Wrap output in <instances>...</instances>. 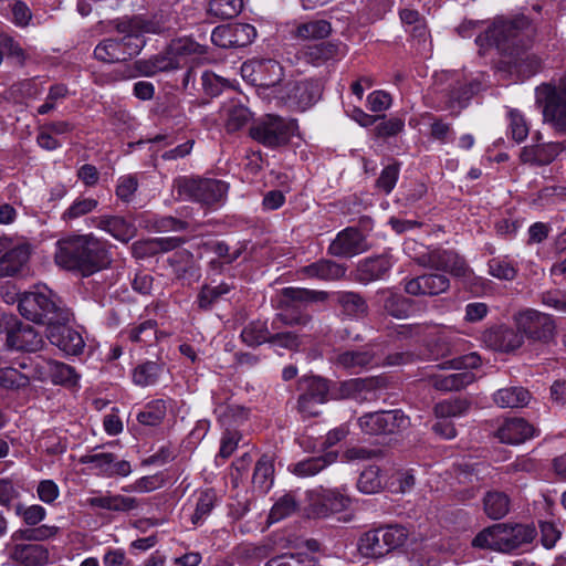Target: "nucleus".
Segmentation results:
<instances>
[{"mask_svg":"<svg viewBox=\"0 0 566 566\" xmlns=\"http://www.w3.org/2000/svg\"><path fill=\"white\" fill-rule=\"evenodd\" d=\"M332 360L337 368L358 374L375 364V353L367 348L344 350L337 353Z\"/></svg>","mask_w":566,"mask_h":566,"instance_id":"5701e85b","label":"nucleus"},{"mask_svg":"<svg viewBox=\"0 0 566 566\" xmlns=\"http://www.w3.org/2000/svg\"><path fill=\"white\" fill-rule=\"evenodd\" d=\"M316 560L308 553H284L270 558L264 566H315Z\"/></svg>","mask_w":566,"mask_h":566,"instance_id":"8fccbe9b","label":"nucleus"},{"mask_svg":"<svg viewBox=\"0 0 566 566\" xmlns=\"http://www.w3.org/2000/svg\"><path fill=\"white\" fill-rule=\"evenodd\" d=\"M157 323L153 319H147L134 327L129 332V338L137 343H147L156 337Z\"/></svg>","mask_w":566,"mask_h":566,"instance_id":"774afa93","label":"nucleus"},{"mask_svg":"<svg viewBox=\"0 0 566 566\" xmlns=\"http://www.w3.org/2000/svg\"><path fill=\"white\" fill-rule=\"evenodd\" d=\"M217 501V495L213 490H206L200 493L195 513L191 516L192 524H198L201 520H203L206 516H208Z\"/></svg>","mask_w":566,"mask_h":566,"instance_id":"680f3d73","label":"nucleus"},{"mask_svg":"<svg viewBox=\"0 0 566 566\" xmlns=\"http://www.w3.org/2000/svg\"><path fill=\"white\" fill-rule=\"evenodd\" d=\"M228 184L213 178H180L177 180V190L180 196L187 197L203 205L218 203L228 192Z\"/></svg>","mask_w":566,"mask_h":566,"instance_id":"9b49d317","label":"nucleus"},{"mask_svg":"<svg viewBox=\"0 0 566 566\" xmlns=\"http://www.w3.org/2000/svg\"><path fill=\"white\" fill-rule=\"evenodd\" d=\"M328 293L325 291H314L302 287H284L280 292L279 307L284 312L277 313L272 321V328L279 329L281 326L307 327L312 324L311 314L298 311V306L310 303H323L327 301Z\"/></svg>","mask_w":566,"mask_h":566,"instance_id":"7ed1b4c3","label":"nucleus"},{"mask_svg":"<svg viewBox=\"0 0 566 566\" xmlns=\"http://www.w3.org/2000/svg\"><path fill=\"white\" fill-rule=\"evenodd\" d=\"M241 71L243 76H250L253 84L262 87H273L284 77L282 65L272 59L247 62Z\"/></svg>","mask_w":566,"mask_h":566,"instance_id":"dca6fc26","label":"nucleus"},{"mask_svg":"<svg viewBox=\"0 0 566 566\" xmlns=\"http://www.w3.org/2000/svg\"><path fill=\"white\" fill-rule=\"evenodd\" d=\"M513 322L523 339L532 343L548 344L555 337L556 324L549 314L525 308L513 315Z\"/></svg>","mask_w":566,"mask_h":566,"instance_id":"9d476101","label":"nucleus"},{"mask_svg":"<svg viewBox=\"0 0 566 566\" xmlns=\"http://www.w3.org/2000/svg\"><path fill=\"white\" fill-rule=\"evenodd\" d=\"M306 502L304 510L308 517L321 518L329 515L327 491H307Z\"/></svg>","mask_w":566,"mask_h":566,"instance_id":"a18cd8bd","label":"nucleus"},{"mask_svg":"<svg viewBox=\"0 0 566 566\" xmlns=\"http://www.w3.org/2000/svg\"><path fill=\"white\" fill-rule=\"evenodd\" d=\"M530 392L523 387L499 389L493 395V401L501 408H521L528 403Z\"/></svg>","mask_w":566,"mask_h":566,"instance_id":"4c0bfd02","label":"nucleus"},{"mask_svg":"<svg viewBox=\"0 0 566 566\" xmlns=\"http://www.w3.org/2000/svg\"><path fill=\"white\" fill-rule=\"evenodd\" d=\"M30 251L27 245H17L0 258V277L14 275L28 262Z\"/></svg>","mask_w":566,"mask_h":566,"instance_id":"f704fd0d","label":"nucleus"},{"mask_svg":"<svg viewBox=\"0 0 566 566\" xmlns=\"http://www.w3.org/2000/svg\"><path fill=\"white\" fill-rule=\"evenodd\" d=\"M471 406V402L465 398H453L438 402L434 406V415L437 418H452L464 415Z\"/></svg>","mask_w":566,"mask_h":566,"instance_id":"09e8293b","label":"nucleus"},{"mask_svg":"<svg viewBox=\"0 0 566 566\" xmlns=\"http://www.w3.org/2000/svg\"><path fill=\"white\" fill-rule=\"evenodd\" d=\"M450 287V281L442 274H423L405 280L403 290L412 296H436Z\"/></svg>","mask_w":566,"mask_h":566,"instance_id":"a211bd4d","label":"nucleus"},{"mask_svg":"<svg viewBox=\"0 0 566 566\" xmlns=\"http://www.w3.org/2000/svg\"><path fill=\"white\" fill-rule=\"evenodd\" d=\"M8 347L23 352H38L43 345L42 336L29 324L19 323L7 333Z\"/></svg>","mask_w":566,"mask_h":566,"instance_id":"aec40b11","label":"nucleus"},{"mask_svg":"<svg viewBox=\"0 0 566 566\" xmlns=\"http://www.w3.org/2000/svg\"><path fill=\"white\" fill-rule=\"evenodd\" d=\"M297 128L295 119L268 114L251 126L250 136L265 147L277 148L289 144Z\"/></svg>","mask_w":566,"mask_h":566,"instance_id":"1a4fd4ad","label":"nucleus"},{"mask_svg":"<svg viewBox=\"0 0 566 566\" xmlns=\"http://www.w3.org/2000/svg\"><path fill=\"white\" fill-rule=\"evenodd\" d=\"M70 94V91L65 84H54L49 88L45 102L39 106L38 113L40 115H44L50 113L56 107V104L66 98Z\"/></svg>","mask_w":566,"mask_h":566,"instance_id":"e2e57ef3","label":"nucleus"},{"mask_svg":"<svg viewBox=\"0 0 566 566\" xmlns=\"http://www.w3.org/2000/svg\"><path fill=\"white\" fill-rule=\"evenodd\" d=\"M51 367L52 371L50 381L53 384L74 385L76 382L77 377L75 370L71 366L52 359Z\"/></svg>","mask_w":566,"mask_h":566,"instance_id":"0e129e2a","label":"nucleus"},{"mask_svg":"<svg viewBox=\"0 0 566 566\" xmlns=\"http://www.w3.org/2000/svg\"><path fill=\"white\" fill-rule=\"evenodd\" d=\"M332 32V25L326 20H314L301 23L294 31V36L303 41L321 40Z\"/></svg>","mask_w":566,"mask_h":566,"instance_id":"37998d69","label":"nucleus"},{"mask_svg":"<svg viewBox=\"0 0 566 566\" xmlns=\"http://www.w3.org/2000/svg\"><path fill=\"white\" fill-rule=\"evenodd\" d=\"M30 384V377L14 367L0 368V386L9 390H18Z\"/></svg>","mask_w":566,"mask_h":566,"instance_id":"13d9d810","label":"nucleus"},{"mask_svg":"<svg viewBox=\"0 0 566 566\" xmlns=\"http://www.w3.org/2000/svg\"><path fill=\"white\" fill-rule=\"evenodd\" d=\"M233 286L221 282L218 285L205 284L198 295H197V305L201 311H209L212 306L218 303L224 295L229 294L232 291Z\"/></svg>","mask_w":566,"mask_h":566,"instance_id":"a19ab883","label":"nucleus"},{"mask_svg":"<svg viewBox=\"0 0 566 566\" xmlns=\"http://www.w3.org/2000/svg\"><path fill=\"white\" fill-rule=\"evenodd\" d=\"M380 386L377 378H355L342 381L335 391L336 399H354L365 401L374 396L375 389Z\"/></svg>","mask_w":566,"mask_h":566,"instance_id":"412c9836","label":"nucleus"},{"mask_svg":"<svg viewBox=\"0 0 566 566\" xmlns=\"http://www.w3.org/2000/svg\"><path fill=\"white\" fill-rule=\"evenodd\" d=\"M48 339L51 344L69 355H78L84 348V339L82 335L66 325V322L54 323L48 327Z\"/></svg>","mask_w":566,"mask_h":566,"instance_id":"6ab92c4d","label":"nucleus"},{"mask_svg":"<svg viewBox=\"0 0 566 566\" xmlns=\"http://www.w3.org/2000/svg\"><path fill=\"white\" fill-rule=\"evenodd\" d=\"M166 416V403L164 400L149 402L137 416L140 423L146 426L159 424Z\"/></svg>","mask_w":566,"mask_h":566,"instance_id":"bf43d9fd","label":"nucleus"},{"mask_svg":"<svg viewBox=\"0 0 566 566\" xmlns=\"http://www.w3.org/2000/svg\"><path fill=\"white\" fill-rule=\"evenodd\" d=\"M357 488L365 494L379 492L382 488L380 469L375 465L366 468L358 478Z\"/></svg>","mask_w":566,"mask_h":566,"instance_id":"6e6d98bb","label":"nucleus"},{"mask_svg":"<svg viewBox=\"0 0 566 566\" xmlns=\"http://www.w3.org/2000/svg\"><path fill=\"white\" fill-rule=\"evenodd\" d=\"M536 102L542 106L544 122L566 135V74L557 84L539 85L536 88Z\"/></svg>","mask_w":566,"mask_h":566,"instance_id":"6e6552de","label":"nucleus"},{"mask_svg":"<svg viewBox=\"0 0 566 566\" xmlns=\"http://www.w3.org/2000/svg\"><path fill=\"white\" fill-rule=\"evenodd\" d=\"M184 243V240L178 237H169V238H157L153 240H147L143 242L134 243V254L137 258H143L147 254H155L158 252H168Z\"/></svg>","mask_w":566,"mask_h":566,"instance_id":"c9c22d12","label":"nucleus"},{"mask_svg":"<svg viewBox=\"0 0 566 566\" xmlns=\"http://www.w3.org/2000/svg\"><path fill=\"white\" fill-rule=\"evenodd\" d=\"M566 149L564 143H543L525 146L520 154L524 164L544 166L551 164L562 151Z\"/></svg>","mask_w":566,"mask_h":566,"instance_id":"b1692460","label":"nucleus"},{"mask_svg":"<svg viewBox=\"0 0 566 566\" xmlns=\"http://www.w3.org/2000/svg\"><path fill=\"white\" fill-rule=\"evenodd\" d=\"M380 530L382 532L381 541L386 543L388 552L402 546L409 536L407 528L401 525H388Z\"/></svg>","mask_w":566,"mask_h":566,"instance_id":"052dcab7","label":"nucleus"},{"mask_svg":"<svg viewBox=\"0 0 566 566\" xmlns=\"http://www.w3.org/2000/svg\"><path fill=\"white\" fill-rule=\"evenodd\" d=\"M534 428L523 418L505 420L496 431V437L502 443L520 444L532 438Z\"/></svg>","mask_w":566,"mask_h":566,"instance_id":"bb28decb","label":"nucleus"},{"mask_svg":"<svg viewBox=\"0 0 566 566\" xmlns=\"http://www.w3.org/2000/svg\"><path fill=\"white\" fill-rule=\"evenodd\" d=\"M97 203V200L92 198H78L64 211L62 219L67 221L85 216L93 211Z\"/></svg>","mask_w":566,"mask_h":566,"instance_id":"69168bd1","label":"nucleus"},{"mask_svg":"<svg viewBox=\"0 0 566 566\" xmlns=\"http://www.w3.org/2000/svg\"><path fill=\"white\" fill-rule=\"evenodd\" d=\"M228 118L226 128L228 132L233 133L242 128L250 118V112L242 105H232L228 108Z\"/></svg>","mask_w":566,"mask_h":566,"instance_id":"338daca9","label":"nucleus"},{"mask_svg":"<svg viewBox=\"0 0 566 566\" xmlns=\"http://www.w3.org/2000/svg\"><path fill=\"white\" fill-rule=\"evenodd\" d=\"M241 338L248 346L255 347L263 343L270 344L271 333L268 328L266 322L256 319L244 326L241 332Z\"/></svg>","mask_w":566,"mask_h":566,"instance_id":"c03bdc74","label":"nucleus"},{"mask_svg":"<svg viewBox=\"0 0 566 566\" xmlns=\"http://www.w3.org/2000/svg\"><path fill=\"white\" fill-rule=\"evenodd\" d=\"M339 54V46L332 42H321L317 44L306 45L300 50L294 59L287 57L291 64H295L300 60L314 66H319L329 60L335 59Z\"/></svg>","mask_w":566,"mask_h":566,"instance_id":"a878e982","label":"nucleus"},{"mask_svg":"<svg viewBox=\"0 0 566 566\" xmlns=\"http://www.w3.org/2000/svg\"><path fill=\"white\" fill-rule=\"evenodd\" d=\"M161 370L163 366L155 361H146L140 364L134 370V382L144 387L151 386L157 381Z\"/></svg>","mask_w":566,"mask_h":566,"instance_id":"3c124183","label":"nucleus"},{"mask_svg":"<svg viewBox=\"0 0 566 566\" xmlns=\"http://www.w3.org/2000/svg\"><path fill=\"white\" fill-rule=\"evenodd\" d=\"M167 48L168 54L172 55L179 69L186 64L190 57L200 56L207 52L205 45L199 44L188 36L171 40Z\"/></svg>","mask_w":566,"mask_h":566,"instance_id":"2f4dec72","label":"nucleus"},{"mask_svg":"<svg viewBox=\"0 0 566 566\" xmlns=\"http://www.w3.org/2000/svg\"><path fill=\"white\" fill-rule=\"evenodd\" d=\"M243 9V0H211L208 13L221 20L235 18Z\"/></svg>","mask_w":566,"mask_h":566,"instance_id":"de8ad7c7","label":"nucleus"},{"mask_svg":"<svg viewBox=\"0 0 566 566\" xmlns=\"http://www.w3.org/2000/svg\"><path fill=\"white\" fill-rule=\"evenodd\" d=\"M391 268V262L387 256L369 258L363 261L358 266L359 280L370 282L382 279Z\"/></svg>","mask_w":566,"mask_h":566,"instance_id":"ea45409f","label":"nucleus"},{"mask_svg":"<svg viewBox=\"0 0 566 566\" xmlns=\"http://www.w3.org/2000/svg\"><path fill=\"white\" fill-rule=\"evenodd\" d=\"M535 535V528L530 525L502 523L503 553L512 552L523 544L531 543Z\"/></svg>","mask_w":566,"mask_h":566,"instance_id":"c756f323","label":"nucleus"},{"mask_svg":"<svg viewBox=\"0 0 566 566\" xmlns=\"http://www.w3.org/2000/svg\"><path fill=\"white\" fill-rule=\"evenodd\" d=\"M273 461L269 455L263 454L255 463L252 482L261 491H266L273 483Z\"/></svg>","mask_w":566,"mask_h":566,"instance_id":"49530a36","label":"nucleus"},{"mask_svg":"<svg viewBox=\"0 0 566 566\" xmlns=\"http://www.w3.org/2000/svg\"><path fill=\"white\" fill-rule=\"evenodd\" d=\"M54 259L59 266L77 271L84 276L107 268L112 261L105 245L91 234L59 240Z\"/></svg>","mask_w":566,"mask_h":566,"instance_id":"f03ea898","label":"nucleus"},{"mask_svg":"<svg viewBox=\"0 0 566 566\" xmlns=\"http://www.w3.org/2000/svg\"><path fill=\"white\" fill-rule=\"evenodd\" d=\"M481 84L476 81L470 83H458L449 93L450 107L458 105L464 107L467 102L480 91Z\"/></svg>","mask_w":566,"mask_h":566,"instance_id":"603ef678","label":"nucleus"},{"mask_svg":"<svg viewBox=\"0 0 566 566\" xmlns=\"http://www.w3.org/2000/svg\"><path fill=\"white\" fill-rule=\"evenodd\" d=\"M97 227L123 242H128L136 235L135 224L120 216L99 217Z\"/></svg>","mask_w":566,"mask_h":566,"instance_id":"473e14b6","label":"nucleus"},{"mask_svg":"<svg viewBox=\"0 0 566 566\" xmlns=\"http://www.w3.org/2000/svg\"><path fill=\"white\" fill-rule=\"evenodd\" d=\"M18 310L28 321L46 324L48 327L70 318L67 310L57 303L51 291L23 293L18 298Z\"/></svg>","mask_w":566,"mask_h":566,"instance_id":"39448f33","label":"nucleus"},{"mask_svg":"<svg viewBox=\"0 0 566 566\" xmlns=\"http://www.w3.org/2000/svg\"><path fill=\"white\" fill-rule=\"evenodd\" d=\"M360 429L368 434H392L409 426V418L401 410L369 412L358 419Z\"/></svg>","mask_w":566,"mask_h":566,"instance_id":"ddd939ff","label":"nucleus"},{"mask_svg":"<svg viewBox=\"0 0 566 566\" xmlns=\"http://www.w3.org/2000/svg\"><path fill=\"white\" fill-rule=\"evenodd\" d=\"M322 92L323 85L318 80H303L290 90L289 99L298 109L305 111L321 98Z\"/></svg>","mask_w":566,"mask_h":566,"instance_id":"393cba45","label":"nucleus"},{"mask_svg":"<svg viewBox=\"0 0 566 566\" xmlns=\"http://www.w3.org/2000/svg\"><path fill=\"white\" fill-rule=\"evenodd\" d=\"M9 558L19 566H44L50 560V554L39 544H15L9 549Z\"/></svg>","mask_w":566,"mask_h":566,"instance_id":"4be33fe9","label":"nucleus"},{"mask_svg":"<svg viewBox=\"0 0 566 566\" xmlns=\"http://www.w3.org/2000/svg\"><path fill=\"white\" fill-rule=\"evenodd\" d=\"M335 302L344 316L361 318L368 314V304L363 295L353 291H339L335 293Z\"/></svg>","mask_w":566,"mask_h":566,"instance_id":"7c9ffc66","label":"nucleus"},{"mask_svg":"<svg viewBox=\"0 0 566 566\" xmlns=\"http://www.w3.org/2000/svg\"><path fill=\"white\" fill-rule=\"evenodd\" d=\"M531 22L525 15L497 18L486 31L491 44L506 55L518 54L530 42Z\"/></svg>","mask_w":566,"mask_h":566,"instance_id":"20e7f679","label":"nucleus"},{"mask_svg":"<svg viewBox=\"0 0 566 566\" xmlns=\"http://www.w3.org/2000/svg\"><path fill=\"white\" fill-rule=\"evenodd\" d=\"M297 507L298 504L295 496L291 493L284 494L272 506L269 521L271 523L279 522L296 512Z\"/></svg>","mask_w":566,"mask_h":566,"instance_id":"4d7b16f0","label":"nucleus"},{"mask_svg":"<svg viewBox=\"0 0 566 566\" xmlns=\"http://www.w3.org/2000/svg\"><path fill=\"white\" fill-rule=\"evenodd\" d=\"M483 511L491 520H501L507 515L511 507L509 495L502 491L492 490L483 496Z\"/></svg>","mask_w":566,"mask_h":566,"instance_id":"72a5a7b5","label":"nucleus"},{"mask_svg":"<svg viewBox=\"0 0 566 566\" xmlns=\"http://www.w3.org/2000/svg\"><path fill=\"white\" fill-rule=\"evenodd\" d=\"M336 459V452H327L323 455L312 457L297 462L292 471L294 474L302 478L313 476L323 471L329 464L334 463Z\"/></svg>","mask_w":566,"mask_h":566,"instance_id":"58836bf2","label":"nucleus"},{"mask_svg":"<svg viewBox=\"0 0 566 566\" xmlns=\"http://www.w3.org/2000/svg\"><path fill=\"white\" fill-rule=\"evenodd\" d=\"M480 365V356L476 353H471L437 365L440 369H454L458 373L450 375L431 374L428 375L427 380L436 390L459 391L475 381V375L471 370Z\"/></svg>","mask_w":566,"mask_h":566,"instance_id":"423d86ee","label":"nucleus"},{"mask_svg":"<svg viewBox=\"0 0 566 566\" xmlns=\"http://www.w3.org/2000/svg\"><path fill=\"white\" fill-rule=\"evenodd\" d=\"M301 392L297 398V411L303 417H317L318 407L328 400V380L319 376H303L297 382Z\"/></svg>","mask_w":566,"mask_h":566,"instance_id":"f8f14e48","label":"nucleus"},{"mask_svg":"<svg viewBox=\"0 0 566 566\" xmlns=\"http://www.w3.org/2000/svg\"><path fill=\"white\" fill-rule=\"evenodd\" d=\"M380 528L371 530L361 535L358 542V551L364 557L379 558L388 554L386 543L381 541Z\"/></svg>","mask_w":566,"mask_h":566,"instance_id":"e433bc0d","label":"nucleus"},{"mask_svg":"<svg viewBox=\"0 0 566 566\" xmlns=\"http://www.w3.org/2000/svg\"><path fill=\"white\" fill-rule=\"evenodd\" d=\"M502 523L483 528L472 539V546L503 553Z\"/></svg>","mask_w":566,"mask_h":566,"instance_id":"79ce46f5","label":"nucleus"},{"mask_svg":"<svg viewBox=\"0 0 566 566\" xmlns=\"http://www.w3.org/2000/svg\"><path fill=\"white\" fill-rule=\"evenodd\" d=\"M134 69L138 75L155 76L160 72H170L178 70V63L174 60L172 55L168 54V48L149 59L137 60L134 63Z\"/></svg>","mask_w":566,"mask_h":566,"instance_id":"cd10ccee","label":"nucleus"},{"mask_svg":"<svg viewBox=\"0 0 566 566\" xmlns=\"http://www.w3.org/2000/svg\"><path fill=\"white\" fill-rule=\"evenodd\" d=\"M115 29L123 36L102 40L94 49L96 60L104 63H118L133 59L145 46L144 34L160 33L164 31V25L156 19L134 15L117 19Z\"/></svg>","mask_w":566,"mask_h":566,"instance_id":"f257e3e1","label":"nucleus"},{"mask_svg":"<svg viewBox=\"0 0 566 566\" xmlns=\"http://www.w3.org/2000/svg\"><path fill=\"white\" fill-rule=\"evenodd\" d=\"M370 248L366 235L356 227H347L339 231L328 245V254L349 259L368 251Z\"/></svg>","mask_w":566,"mask_h":566,"instance_id":"4468645a","label":"nucleus"},{"mask_svg":"<svg viewBox=\"0 0 566 566\" xmlns=\"http://www.w3.org/2000/svg\"><path fill=\"white\" fill-rule=\"evenodd\" d=\"M481 340L486 347L503 353L514 352L523 345V336L520 335L517 328L514 329L503 324L485 329Z\"/></svg>","mask_w":566,"mask_h":566,"instance_id":"f3484780","label":"nucleus"},{"mask_svg":"<svg viewBox=\"0 0 566 566\" xmlns=\"http://www.w3.org/2000/svg\"><path fill=\"white\" fill-rule=\"evenodd\" d=\"M417 242L413 240L406 241L403 244L405 252L420 266L436 269L450 273L453 276L463 277L469 273V266L465 260L453 250H444L441 248L429 249L421 247V251L417 252Z\"/></svg>","mask_w":566,"mask_h":566,"instance_id":"0eeeda50","label":"nucleus"},{"mask_svg":"<svg viewBox=\"0 0 566 566\" xmlns=\"http://www.w3.org/2000/svg\"><path fill=\"white\" fill-rule=\"evenodd\" d=\"M411 301L403 295L388 292L384 300L385 311L395 318H406L409 315Z\"/></svg>","mask_w":566,"mask_h":566,"instance_id":"5fc2aeb1","label":"nucleus"},{"mask_svg":"<svg viewBox=\"0 0 566 566\" xmlns=\"http://www.w3.org/2000/svg\"><path fill=\"white\" fill-rule=\"evenodd\" d=\"M298 273L308 279L333 281L343 277L346 273V266L336 263L333 260L321 259L314 263L305 265L298 270Z\"/></svg>","mask_w":566,"mask_h":566,"instance_id":"c85d7f7f","label":"nucleus"},{"mask_svg":"<svg viewBox=\"0 0 566 566\" xmlns=\"http://www.w3.org/2000/svg\"><path fill=\"white\" fill-rule=\"evenodd\" d=\"M256 35L254 27L248 23L222 24L213 29L211 41L214 45L231 49L250 44Z\"/></svg>","mask_w":566,"mask_h":566,"instance_id":"2eb2a0df","label":"nucleus"},{"mask_svg":"<svg viewBox=\"0 0 566 566\" xmlns=\"http://www.w3.org/2000/svg\"><path fill=\"white\" fill-rule=\"evenodd\" d=\"M488 272L491 276L513 281L517 275V266L506 258H493L488 262Z\"/></svg>","mask_w":566,"mask_h":566,"instance_id":"864d4df0","label":"nucleus"}]
</instances>
